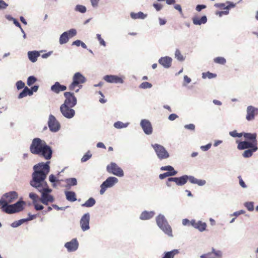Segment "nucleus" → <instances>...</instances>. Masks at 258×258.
Wrapping results in <instances>:
<instances>
[{
  "label": "nucleus",
  "instance_id": "nucleus-56",
  "mask_svg": "<svg viewBox=\"0 0 258 258\" xmlns=\"http://www.w3.org/2000/svg\"><path fill=\"white\" fill-rule=\"evenodd\" d=\"M8 19H9V20H12L13 21V22H14V24L16 26L22 29L20 24L19 23V22L16 19H14V18H13L12 17H11L10 16L8 17Z\"/></svg>",
  "mask_w": 258,
  "mask_h": 258
},
{
  "label": "nucleus",
  "instance_id": "nucleus-60",
  "mask_svg": "<svg viewBox=\"0 0 258 258\" xmlns=\"http://www.w3.org/2000/svg\"><path fill=\"white\" fill-rule=\"evenodd\" d=\"M211 147V144H208L205 146H202L201 147V149L204 151H208Z\"/></svg>",
  "mask_w": 258,
  "mask_h": 258
},
{
  "label": "nucleus",
  "instance_id": "nucleus-19",
  "mask_svg": "<svg viewBox=\"0 0 258 258\" xmlns=\"http://www.w3.org/2000/svg\"><path fill=\"white\" fill-rule=\"evenodd\" d=\"M190 225L201 232L205 231L207 227L206 223L202 222L201 221H196L195 220H191Z\"/></svg>",
  "mask_w": 258,
  "mask_h": 258
},
{
  "label": "nucleus",
  "instance_id": "nucleus-6",
  "mask_svg": "<svg viewBox=\"0 0 258 258\" xmlns=\"http://www.w3.org/2000/svg\"><path fill=\"white\" fill-rule=\"evenodd\" d=\"M52 151L51 147L47 145L45 142L36 155L44 158L46 160H49L52 157Z\"/></svg>",
  "mask_w": 258,
  "mask_h": 258
},
{
  "label": "nucleus",
  "instance_id": "nucleus-21",
  "mask_svg": "<svg viewBox=\"0 0 258 258\" xmlns=\"http://www.w3.org/2000/svg\"><path fill=\"white\" fill-rule=\"evenodd\" d=\"M65 247L69 251H74L78 247V242L76 239H73L71 241L65 244Z\"/></svg>",
  "mask_w": 258,
  "mask_h": 258
},
{
  "label": "nucleus",
  "instance_id": "nucleus-1",
  "mask_svg": "<svg viewBox=\"0 0 258 258\" xmlns=\"http://www.w3.org/2000/svg\"><path fill=\"white\" fill-rule=\"evenodd\" d=\"M49 162L46 163L41 162L34 165L32 179L30 182L32 186L34 187L42 193L40 201L45 205H47L48 202H53L54 201L53 197L48 194L51 192L52 190L49 188L45 181L46 176L49 172Z\"/></svg>",
  "mask_w": 258,
  "mask_h": 258
},
{
  "label": "nucleus",
  "instance_id": "nucleus-64",
  "mask_svg": "<svg viewBox=\"0 0 258 258\" xmlns=\"http://www.w3.org/2000/svg\"><path fill=\"white\" fill-rule=\"evenodd\" d=\"M238 178L239 179V184L241 186H242L243 188H245L246 187V185L245 183V182L243 181L242 179L241 178V176H239Z\"/></svg>",
  "mask_w": 258,
  "mask_h": 258
},
{
  "label": "nucleus",
  "instance_id": "nucleus-44",
  "mask_svg": "<svg viewBox=\"0 0 258 258\" xmlns=\"http://www.w3.org/2000/svg\"><path fill=\"white\" fill-rule=\"evenodd\" d=\"M160 169L162 171H168L167 172H173L174 171H176L173 167L170 165L162 166L161 167Z\"/></svg>",
  "mask_w": 258,
  "mask_h": 258
},
{
  "label": "nucleus",
  "instance_id": "nucleus-11",
  "mask_svg": "<svg viewBox=\"0 0 258 258\" xmlns=\"http://www.w3.org/2000/svg\"><path fill=\"white\" fill-rule=\"evenodd\" d=\"M64 96L66 99L62 105L70 106L71 107H74L76 105L77 98L74 93L67 92L64 93Z\"/></svg>",
  "mask_w": 258,
  "mask_h": 258
},
{
  "label": "nucleus",
  "instance_id": "nucleus-33",
  "mask_svg": "<svg viewBox=\"0 0 258 258\" xmlns=\"http://www.w3.org/2000/svg\"><path fill=\"white\" fill-rule=\"evenodd\" d=\"M243 136L245 139L252 141V143H257L256 134L244 133Z\"/></svg>",
  "mask_w": 258,
  "mask_h": 258
},
{
  "label": "nucleus",
  "instance_id": "nucleus-20",
  "mask_svg": "<svg viewBox=\"0 0 258 258\" xmlns=\"http://www.w3.org/2000/svg\"><path fill=\"white\" fill-rule=\"evenodd\" d=\"M103 79L107 82L111 83H122L123 80L116 76L106 75L103 77Z\"/></svg>",
  "mask_w": 258,
  "mask_h": 258
},
{
  "label": "nucleus",
  "instance_id": "nucleus-38",
  "mask_svg": "<svg viewBox=\"0 0 258 258\" xmlns=\"http://www.w3.org/2000/svg\"><path fill=\"white\" fill-rule=\"evenodd\" d=\"M177 173V171H174L173 172H165L162 174H160L159 175V178L160 179H163L167 177L175 175Z\"/></svg>",
  "mask_w": 258,
  "mask_h": 258
},
{
  "label": "nucleus",
  "instance_id": "nucleus-52",
  "mask_svg": "<svg viewBox=\"0 0 258 258\" xmlns=\"http://www.w3.org/2000/svg\"><path fill=\"white\" fill-rule=\"evenodd\" d=\"M26 220L25 219H21L17 221H15L14 223H12V226L13 227H17L20 225H21Z\"/></svg>",
  "mask_w": 258,
  "mask_h": 258
},
{
  "label": "nucleus",
  "instance_id": "nucleus-29",
  "mask_svg": "<svg viewBox=\"0 0 258 258\" xmlns=\"http://www.w3.org/2000/svg\"><path fill=\"white\" fill-rule=\"evenodd\" d=\"M29 59L33 62L36 61L37 58L39 56L40 54L38 51H29L28 53Z\"/></svg>",
  "mask_w": 258,
  "mask_h": 258
},
{
  "label": "nucleus",
  "instance_id": "nucleus-40",
  "mask_svg": "<svg viewBox=\"0 0 258 258\" xmlns=\"http://www.w3.org/2000/svg\"><path fill=\"white\" fill-rule=\"evenodd\" d=\"M214 61L216 63L224 64L226 63V60L225 58L223 57H217L214 58Z\"/></svg>",
  "mask_w": 258,
  "mask_h": 258
},
{
  "label": "nucleus",
  "instance_id": "nucleus-25",
  "mask_svg": "<svg viewBox=\"0 0 258 258\" xmlns=\"http://www.w3.org/2000/svg\"><path fill=\"white\" fill-rule=\"evenodd\" d=\"M207 21V18L206 16H203L201 18L197 16L192 18L193 23L196 25H200L202 24H205Z\"/></svg>",
  "mask_w": 258,
  "mask_h": 258
},
{
  "label": "nucleus",
  "instance_id": "nucleus-23",
  "mask_svg": "<svg viewBox=\"0 0 258 258\" xmlns=\"http://www.w3.org/2000/svg\"><path fill=\"white\" fill-rule=\"evenodd\" d=\"M172 59L170 57H162L159 60L160 64L166 68H169L171 65Z\"/></svg>",
  "mask_w": 258,
  "mask_h": 258
},
{
  "label": "nucleus",
  "instance_id": "nucleus-45",
  "mask_svg": "<svg viewBox=\"0 0 258 258\" xmlns=\"http://www.w3.org/2000/svg\"><path fill=\"white\" fill-rule=\"evenodd\" d=\"M37 81L36 78L34 76H30L27 79V85L29 86L32 85Z\"/></svg>",
  "mask_w": 258,
  "mask_h": 258
},
{
  "label": "nucleus",
  "instance_id": "nucleus-62",
  "mask_svg": "<svg viewBox=\"0 0 258 258\" xmlns=\"http://www.w3.org/2000/svg\"><path fill=\"white\" fill-rule=\"evenodd\" d=\"M184 127L186 129L194 131L195 128V125L194 124H189L185 125Z\"/></svg>",
  "mask_w": 258,
  "mask_h": 258
},
{
  "label": "nucleus",
  "instance_id": "nucleus-28",
  "mask_svg": "<svg viewBox=\"0 0 258 258\" xmlns=\"http://www.w3.org/2000/svg\"><path fill=\"white\" fill-rule=\"evenodd\" d=\"M154 215V212H148L145 211L142 213L140 215V219L141 220H148L152 218Z\"/></svg>",
  "mask_w": 258,
  "mask_h": 258
},
{
  "label": "nucleus",
  "instance_id": "nucleus-16",
  "mask_svg": "<svg viewBox=\"0 0 258 258\" xmlns=\"http://www.w3.org/2000/svg\"><path fill=\"white\" fill-rule=\"evenodd\" d=\"M18 195L17 192L13 191L6 193L2 197L1 200L4 202H7V203H11L13 202L18 198Z\"/></svg>",
  "mask_w": 258,
  "mask_h": 258
},
{
  "label": "nucleus",
  "instance_id": "nucleus-32",
  "mask_svg": "<svg viewBox=\"0 0 258 258\" xmlns=\"http://www.w3.org/2000/svg\"><path fill=\"white\" fill-rule=\"evenodd\" d=\"M179 253L178 249H173L170 251L165 252L164 253V256L162 258H174L176 254Z\"/></svg>",
  "mask_w": 258,
  "mask_h": 258
},
{
  "label": "nucleus",
  "instance_id": "nucleus-37",
  "mask_svg": "<svg viewBox=\"0 0 258 258\" xmlns=\"http://www.w3.org/2000/svg\"><path fill=\"white\" fill-rule=\"evenodd\" d=\"M221 254L220 251L216 252L214 249H213L212 253H208L209 258H221Z\"/></svg>",
  "mask_w": 258,
  "mask_h": 258
},
{
  "label": "nucleus",
  "instance_id": "nucleus-57",
  "mask_svg": "<svg viewBox=\"0 0 258 258\" xmlns=\"http://www.w3.org/2000/svg\"><path fill=\"white\" fill-rule=\"evenodd\" d=\"M35 207V209L37 211L41 210L44 208V207L41 205L37 204L36 202L33 204Z\"/></svg>",
  "mask_w": 258,
  "mask_h": 258
},
{
  "label": "nucleus",
  "instance_id": "nucleus-3",
  "mask_svg": "<svg viewBox=\"0 0 258 258\" xmlns=\"http://www.w3.org/2000/svg\"><path fill=\"white\" fill-rule=\"evenodd\" d=\"M86 81V78L80 73H76L73 77V82L69 85V89L71 91L75 90L76 92L79 91V89L82 88V84Z\"/></svg>",
  "mask_w": 258,
  "mask_h": 258
},
{
  "label": "nucleus",
  "instance_id": "nucleus-36",
  "mask_svg": "<svg viewBox=\"0 0 258 258\" xmlns=\"http://www.w3.org/2000/svg\"><path fill=\"white\" fill-rule=\"evenodd\" d=\"M95 204V200L93 198H90L84 204L82 205V206L85 207H91L94 206Z\"/></svg>",
  "mask_w": 258,
  "mask_h": 258
},
{
  "label": "nucleus",
  "instance_id": "nucleus-43",
  "mask_svg": "<svg viewBox=\"0 0 258 258\" xmlns=\"http://www.w3.org/2000/svg\"><path fill=\"white\" fill-rule=\"evenodd\" d=\"M128 123H123L121 121H117L114 123V126L116 128H121L127 126Z\"/></svg>",
  "mask_w": 258,
  "mask_h": 258
},
{
  "label": "nucleus",
  "instance_id": "nucleus-41",
  "mask_svg": "<svg viewBox=\"0 0 258 258\" xmlns=\"http://www.w3.org/2000/svg\"><path fill=\"white\" fill-rule=\"evenodd\" d=\"M67 184L70 186L76 185L77 184V179L75 178H71L66 180Z\"/></svg>",
  "mask_w": 258,
  "mask_h": 258
},
{
  "label": "nucleus",
  "instance_id": "nucleus-54",
  "mask_svg": "<svg viewBox=\"0 0 258 258\" xmlns=\"http://www.w3.org/2000/svg\"><path fill=\"white\" fill-rule=\"evenodd\" d=\"M97 38L98 39V40H99V42H100V44L101 45H103L104 46H105L106 45V43H105V42L104 41V40L101 38V35L99 34H97Z\"/></svg>",
  "mask_w": 258,
  "mask_h": 258
},
{
  "label": "nucleus",
  "instance_id": "nucleus-58",
  "mask_svg": "<svg viewBox=\"0 0 258 258\" xmlns=\"http://www.w3.org/2000/svg\"><path fill=\"white\" fill-rule=\"evenodd\" d=\"M206 8V6L205 5H198L197 6L196 10L198 12H200L202 9H205Z\"/></svg>",
  "mask_w": 258,
  "mask_h": 258
},
{
  "label": "nucleus",
  "instance_id": "nucleus-7",
  "mask_svg": "<svg viewBox=\"0 0 258 258\" xmlns=\"http://www.w3.org/2000/svg\"><path fill=\"white\" fill-rule=\"evenodd\" d=\"M45 142L42 140L40 138H34L32 142V143L30 146V151L33 154L36 155L41 149V147L43 145Z\"/></svg>",
  "mask_w": 258,
  "mask_h": 258
},
{
  "label": "nucleus",
  "instance_id": "nucleus-31",
  "mask_svg": "<svg viewBox=\"0 0 258 258\" xmlns=\"http://www.w3.org/2000/svg\"><path fill=\"white\" fill-rule=\"evenodd\" d=\"M66 199L70 202H75L77 200L76 194L74 191H66Z\"/></svg>",
  "mask_w": 258,
  "mask_h": 258
},
{
  "label": "nucleus",
  "instance_id": "nucleus-14",
  "mask_svg": "<svg viewBox=\"0 0 258 258\" xmlns=\"http://www.w3.org/2000/svg\"><path fill=\"white\" fill-rule=\"evenodd\" d=\"M246 112V119L248 121L252 120L254 119L255 116L258 115V108L252 106H248Z\"/></svg>",
  "mask_w": 258,
  "mask_h": 258
},
{
  "label": "nucleus",
  "instance_id": "nucleus-46",
  "mask_svg": "<svg viewBox=\"0 0 258 258\" xmlns=\"http://www.w3.org/2000/svg\"><path fill=\"white\" fill-rule=\"evenodd\" d=\"M152 86V84L149 82H145L141 83L140 88L142 89L150 88Z\"/></svg>",
  "mask_w": 258,
  "mask_h": 258
},
{
  "label": "nucleus",
  "instance_id": "nucleus-4",
  "mask_svg": "<svg viewBox=\"0 0 258 258\" xmlns=\"http://www.w3.org/2000/svg\"><path fill=\"white\" fill-rule=\"evenodd\" d=\"M156 222L158 226L168 235L172 236V229L168 224L165 217L159 215L156 218Z\"/></svg>",
  "mask_w": 258,
  "mask_h": 258
},
{
  "label": "nucleus",
  "instance_id": "nucleus-35",
  "mask_svg": "<svg viewBox=\"0 0 258 258\" xmlns=\"http://www.w3.org/2000/svg\"><path fill=\"white\" fill-rule=\"evenodd\" d=\"M69 40V36L67 35V32H63L60 36L59 38V43L63 44L68 42Z\"/></svg>",
  "mask_w": 258,
  "mask_h": 258
},
{
  "label": "nucleus",
  "instance_id": "nucleus-9",
  "mask_svg": "<svg viewBox=\"0 0 258 258\" xmlns=\"http://www.w3.org/2000/svg\"><path fill=\"white\" fill-rule=\"evenodd\" d=\"M118 182V179L115 177H109L101 185L100 193L102 195L108 187H112Z\"/></svg>",
  "mask_w": 258,
  "mask_h": 258
},
{
  "label": "nucleus",
  "instance_id": "nucleus-39",
  "mask_svg": "<svg viewBox=\"0 0 258 258\" xmlns=\"http://www.w3.org/2000/svg\"><path fill=\"white\" fill-rule=\"evenodd\" d=\"M216 77V74H213L209 72L203 73L202 74V78L203 79H206V78L212 79V78H215Z\"/></svg>",
  "mask_w": 258,
  "mask_h": 258
},
{
  "label": "nucleus",
  "instance_id": "nucleus-12",
  "mask_svg": "<svg viewBox=\"0 0 258 258\" xmlns=\"http://www.w3.org/2000/svg\"><path fill=\"white\" fill-rule=\"evenodd\" d=\"M187 181V175H183L180 177H170L166 182V185L168 186H171V182L173 181L177 185H183L186 183Z\"/></svg>",
  "mask_w": 258,
  "mask_h": 258
},
{
  "label": "nucleus",
  "instance_id": "nucleus-18",
  "mask_svg": "<svg viewBox=\"0 0 258 258\" xmlns=\"http://www.w3.org/2000/svg\"><path fill=\"white\" fill-rule=\"evenodd\" d=\"M256 146H257V143H251L247 141H242L239 142L238 143L237 149L240 150L249 149Z\"/></svg>",
  "mask_w": 258,
  "mask_h": 258
},
{
  "label": "nucleus",
  "instance_id": "nucleus-34",
  "mask_svg": "<svg viewBox=\"0 0 258 258\" xmlns=\"http://www.w3.org/2000/svg\"><path fill=\"white\" fill-rule=\"evenodd\" d=\"M132 18L134 19H144L146 18V15H145L143 12H140L137 13H132L131 14Z\"/></svg>",
  "mask_w": 258,
  "mask_h": 258
},
{
  "label": "nucleus",
  "instance_id": "nucleus-49",
  "mask_svg": "<svg viewBox=\"0 0 258 258\" xmlns=\"http://www.w3.org/2000/svg\"><path fill=\"white\" fill-rule=\"evenodd\" d=\"M66 32H67V35L69 36V38L73 37L77 34V31L74 29H72L68 31H66Z\"/></svg>",
  "mask_w": 258,
  "mask_h": 258
},
{
  "label": "nucleus",
  "instance_id": "nucleus-63",
  "mask_svg": "<svg viewBox=\"0 0 258 258\" xmlns=\"http://www.w3.org/2000/svg\"><path fill=\"white\" fill-rule=\"evenodd\" d=\"M177 117H178V116L176 114L172 113V114H171L170 115H169V116L168 117V119L172 121V120H175Z\"/></svg>",
  "mask_w": 258,
  "mask_h": 258
},
{
  "label": "nucleus",
  "instance_id": "nucleus-24",
  "mask_svg": "<svg viewBox=\"0 0 258 258\" xmlns=\"http://www.w3.org/2000/svg\"><path fill=\"white\" fill-rule=\"evenodd\" d=\"M214 6L216 8H220L221 9H229L231 8H234L235 6V4L233 3L227 2L226 4L224 3H220V4H215Z\"/></svg>",
  "mask_w": 258,
  "mask_h": 258
},
{
  "label": "nucleus",
  "instance_id": "nucleus-5",
  "mask_svg": "<svg viewBox=\"0 0 258 258\" xmlns=\"http://www.w3.org/2000/svg\"><path fill=\"white\" fill-rule=\"evenodd\" d=\"M152 146L159 159L163 160L167 159L169 157L168 152L163 146L158 144H152Z\"/></svg>",
  "mask_w": 258,
  "mask_h": 258
},
{
  "label": "nucleus",
  "instance_id": "nucleus-51",
  "mask_svg": "<svg viewBox=\"0 0 258 258\" xmlns=\"http://www.w3.org/2000/svg\"><path fill=\"white\" fill-rule=\"evenodd\" d=\"M76 10L81 13H84L86 11V8L85 6L82 5H77Z\"/></svg>",
  "mask_w": 258,
  "mask_h": 258
},
{
  "label": "nucleus",
  "instance_id": "nucleus-61",
  "mask_svg": "<svg viewBox=\"0 0 258 258\" xmlns=\"http://www.w3.org/2000/svg\"><path fill=\"white\" fill-rule=\"evenodd\" d=\"M153 7L156 9L157 11L161 10L162 8V5L160 4L155 3L153 4Z\"/></svg>",
  "mask_w": 258,
  "mask_h": 258
},
{
  "label": "nucleus",
  "instance_id": "nucleus-48",
  "mask_svg": "<svg viewBox=\"0 0 258 258\" xmlns=\"http://www.w3.org/2000/svg\"><path fill=\"white\" fill-rule=\"evenodd\" d=\"M245 206L249 211H252L254 210L253 203L252 202L245 203Z\"/></svg>",
  "mask_w": 258,
  "mask_h": 258
},
{
  "label": "nucleus",
  "instance_id": "nucleus-50",
  "mask_svg": "<svg viewBox=\"0 0 258 258\" xmlns=\"http://www.w3.org/2000/svg\"><path fill=\"white\" fill-rule=\"evenodd\" d=\"M29 197L33 200V204L37 202V201L38 199V196L33 192H31L29 194Z\"/></svg>",
  "mask_w": 258,
  "mask_h": 258
},
{
  "label": "nucleus",
  "instance_id": "nucleus-26",
  "mask_svg": "<svg viewBox=\"0 0 258 258\" xmlns=\"http://www.w3.org/2000/svg\"><path fill=\"white\" fill-rule=\"evenodd\" d=\"M189 180L191 183L197 184L199 185H204L206 183L205 180L198 179L192 176H187V180Z\"/></svg>",
  "mask_w": 258,
  "mask_h": 258
},
{
  "label": "nucleus",
  "instance_id": "nucleus-59",
  "mask_svg": "<svg viewBox=\"0 0 258 258\" xmlns=\"http://www.w3.org/2000/svg\"><path fill=\"white\" fill-rule=\"evenodd\" d=\"M8 6L7 4L3 0H0V9H6Z\"/></svg>",
  "mask_w": 258,
  "mask_h": 258
},
{
  "label": "nucleus",
  "instance_id": "nucleus-17",
  "mask_svg": "<svg viewBox=\"0 0 258 258\" xmlns=\"http://www.w3.org/2000/svg\"><path fill=\"white\" fill-rule=\"evenodd\" d=\"M90 215L89 213L84 214L80 220L81 228L83 231H86L89 229Z\"/></svg>",
  "mask_w": 258,
  "mask_h": 258
},
{
  "label": "nucleus",
  "instance_id": "nucleus-53",
  "mask_svg": "<svg viewBox=\"0 0 258 258\" xmlns=\"http://www.w3.org/2000/svg\"><path fill=\"white\" fill-rule=\"evenodd\" d=\"M16 86L18 90L25 88V83L22 81H19L16 83Z\"/></svg>",
  "mask_w": 258,
  "mask_h": 258
},
{
  "label": "nucleus",
  "instance_id": "nucleus-10",
  "mask_svg": "<svg viewBox=\"0 0 258 258\" xmlns=\"http://www.w3.org/2000/svg\"><path fill=\"white\" fill-rule=\"evenodd\" d=\"M70 106L61 104L60 107V111L63 116L67 118H73L75 114V111Z\"/></svg>",
  "mask_w": 258,
  "mask_h": 258
},
{
  "label": "nucleus",
  "instance_id": "nucleus-15",
  "mask_svg": "<svg viewBox=\"0 0 258 258\" xmlns=\"http://www.w3.org/2000/svg\"><path fill=\"white\" fill-rule=\"evenodd\" d=\"M141 126L146 135H151L152 133V126L151 122L148 120H142L141 121Z\"/></svg>",
  "mask_w": 258,
  "mask_h": 258
},
{
  "label": "nucleus",
  "instance_id": "nucleus-22",
  "mask_svg": "<svg viewBox=\"0 0 258 258\" xmlns=\"http://www.w3.org/2000/svg\"><path fill=\"white\" fill-rule=\"evenodd\" d=\"M67 87L64 85H61L59 82H56L51 87V90L52 92L58 94L61 91H65Z\"/></svg>",
  "mask_w": 258,
  "mask_h": 258
},
{
  "label": "nucleus",
  "instance_id": "nucleus-55",
  "mask_svg": "<svg viewBox=\"0 0 258 258\" xmlns=\"http://www.w3.org/2000/svg\"><path fill=\"white\" fill-rule=\"evenodd\" d=\"M230 135L233 137H241L242 136V133H237L236 131L231 132Z\"/></svg>",
  "mask_w": 258,
  "mask_h": 258
},
{
  "label": "nucleus",
  "instance_id": "nucleus-13",
  "mask_svg": "<svg viewBox=\"0 0 258 258\" xmlns=\"http://www.w3.org/2000/svg\"><path fill=\"white\" fill-rule=\"evenodd\" d=\"M48 124L50 130L52 132H56L60 128L59 122L52 115H49Z\"/></svg>",
  "mask_w": 258,
  "mask_h": 258
},
{
  "label": "nucleus",
  "instance_id": "nucleus-27",
  "mask_svg": "<svg viewBox=\"0 0 258 258\" xmlns=\"http://www.w3.org/2000/svg\"><path fill=\"white\" fill-rule=\"evenodd\" d=\"M258 149L257 146L247 149L244 151L242 156L244 158H249L252 156L253 153Z\"/></svg>",
  "mask_w": 258,
  "mask_h": 258
},
{
  "label": "nucleus",
  "instance_id": "nucleus-42",
  "mask_svg": "<svg viewBox=\"0 0 258 258\" xmlns=\"http://www.w3.org/2000/svg\"><path fill=\"white\" fill-rule=\"evenodd\" d=\"M175 57L179 61H183L184 59L183 56L181 54L180 50L177 49L175 52Z\"/></svg>",
  "mask_w": 258,
  "mask_h": 258
},
{
  "label": "nucleus",
  "instance_id": "nucleus-2",
  "mask_svg": "<svg viewBox=\"0 0 258 258\" xmlns=\"http://www.w3.org/2000/svg\"><path fill=\"white\" fill-rule=\"evenodd\" d=\"M9 203H7V202H4V200H0V209H2V211L8 213L13 214L17 212L21 211L23 208V205L24 204L23 202H18L14 205H8Z\"/></svg>",
  "mask_w": 258,
  "mask_h": 258
},
{
  "label": "nucleus",
  "instance_id": "nucleus-30",
  "mask_svg": "<svg viewBox=\"0 0 258 258\" xmlns=\"http://www.w3.org/2000/svg\"><path fill=\"white\" fill-rule=\"evenodd\" d=\"M32 90H31L27 87H25L24 90L22 91V92L19 94L18 98L20 99L24 98L27 96V95L30 96L32 95Z\"/></svg>",
  "mask_w": 258,
  "mask_h": 258
},
{
  "label": "nucleus",
  "instance_id": "nucleus-8",
  "mask_svg": "<svg viewBox=\"0 0 258 258\" xmlns=\"http://www.w3.org/2000/svg\"><path fill=\"white\" fill-rule=\"evenodd\" d=\"M106 170L109 173L113 174L119 177L123 176V171L116 163L111 162L108 165Z\"/></svg>",
  "mask_w": 258,
  "mask_h": 258
},
{
  "label": "nucleus",
  "instance_id": "nucleus-47",
  "mask_svg": "<svg viewBox=\"0 0 258 258\" xmlns=\"http://www.w3.org/2000/svg\"><path fill=\"white\" fill-rule=\"evenodd\" d=\"M92 156L91 154L90 153V152H88L86 153L82 158L81 161L82 162H86L88 160H89Z\"/></svg>",
  "mask_w": 258,
  "mask_h": 258
}]
</instances>
